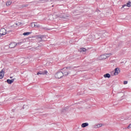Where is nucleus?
<instances>
[{
    "label": "nucleus",
    "instance_id": "2",
    "mask_svg": "<svg viewBox=\"0 0 131 131\" xmlns=\"http://www.w3.org/2000/svg\"><path fill=\"white\" fill-rule=\"evenodd\" d=\"M111 56H112V54L111 53L104 54L99 56L97 58V59L99 61H101L102 60H105V59H107V58H109V57H111Z\"/></svg>",
    "mask_w": 131,
    "mask_h": 131
},
{
    "label": "nucleus",
    "instance_id": "25",
    "mask_svg": "<svg viewBox=\"0 0 131 131\" xmlns=\"http://www.w3.org/2000/svg\"><path fill=\"white\" fill-rule=\"evenodd\" d=\"M36 27H37V28H39V27H40V26L39 25H36Z\"/></svg>",
    "mask_w": 131,
    "mask_h": 131
},
{
    "label": "nucleus",
    "instance_id": "15",
    "mask_svg": "<svg viewBox=\"0 0 131 131\" xmlns=\"http://www.w3.org/2000/svg\"><path fill=\"white\" fill-rule=\"evenodd\" d=\"M81 127L84 128L89 126V123H83L81 125Z\"/></svg>",
    "mask_w": 131,
    "mask_h": 131
},
{
    "label": "nucleus",
    "instance_id": "12",
    "mask_svg": "<svg viewBox=\"0 0 131 131\" xmlns=\"http://www.w3.org/2000/svg\"><path fill=\"white\" fill-rule=\"evenodd\" d=\"M95 35H94V34H90L88 37V38L91 40H94V39H95Z\"/></svg>",
    "mask_w": 131,
    "mask_h": 131
},
{
    "label": "nucleus",
    "instance_id": "22",
    "mask_svg": "<svg viewBox=\"0 0 131 131\" xmlns=\"http://www.w3.org/2000/svg\"><path fill=\"white\" fill-rule=\"evenodd\" d=\"M32 38H33V36L29 37L27 38L28 40H32Z\"/></svg>",
    "mask_w": 131,
    "mask_h": 131
},
{
    "label": "nucleus",
    "instance_id": "19",
    "mask_svg": "<svg viewBox=\"0 0 131 131\" xmlns=\"http://www.w3.org/2000/svg\"><path fill=\"white\" fill-rule=\"evenodd\" d=\"M12 5V1H9L6 2V6L9 7V6H11Z\"/></svg>",
    "mask_w": 131,
    "mask_h": 131
},
{
    "label": "nucleus",
    "instance_id": "21",
    "mask_svg": "<svg viewBox=\"0 0 131 131\" xmlns=\"http://www.w3.org/2000/svg\"><path fill=\"white\" fill-rule=\"evenodd\" d=\"M31 26H32V27H36V25H35V24L34 23H32L31 24Z\"/></svg>",
    "mask_w": 131,
    "mask_h": 131
},
{
    "label": "nucleus",
    "instance_id": "29",
    "mask_svg": "<svg viewBox=\"0 0 131 131\" xmlns=\"http://www.w3.org/2000/svg\"><path fill=\"white\" fill-rule=\"evenodd\" d=\"M1 36H3L2 35V34H0V37H1Z\"/></svg>",
    "mask_w": 131,
    "mask_h": 131
},
{
    "label": "nucleus",
    "instance_id": "10",
    "mask_svg": "<svg viewBox=\"0 0 131 131\" xmlns=\"http://www.w3.org/2000/svg\"><path fill=\"white\" fill-rule=\"evenodd\" d=\"M16 80V78H13L11 80L10 79H7V82L8 83V84H12L13 82Z\"/></svg>",
    "mask_w": 131,
    "mask_h": 131
},
{
    "label": "nucleus",
    "instance_id": "8",
    "mask_svg": "<svg viewBox=\"0 0 131 131\" xmlns=\"http://www.w3.org/2000/svg\"><path fill=\"white\" fill-rule=\"evenodd\" d=\"M127 7H131V2H128V3H127V5H124L122 6L121 9H126Z\"/></svg>",
    "mask_w": 131,
    "mask_h": 131
},
{
    "label": "nucleus",
    "instance_id": "4",
    "mask_svg": "<svg viewBox=\"0 0 131 131\" xmlns=\"http://www.w3.org/2000/svg\"><path fill=\"white\" fill-rule=\"evenodd\" d=\"M63 76H64L63 72H58L56 73L55 75V77H56L57 79L62 78V77H63Z\"/></svg>",
    "mask_w": 131,
    "mask_h": 131
},
{
    "label": "nucleus",
    "instance_id": "11",
    "mask_svg": "<svg viewBox=\"0 0 131 131\" xmlns=\"http://www.w3.org/2000/svg\"><path fill=\"white\" fill-rule=\"evenodd\" d=\"M120 71L119 70V68H117L115 69V72L114 73V75H118V74L120 73Z\"/></svg>",
    "mask_w": 131,
    "mask_h": 131
},
{
    "label": "nucleus",
    "instance_id": "3",
    "mask_svg": "<svg viewBox=\"0 0 131 131\" xmlns=\"http://www.w3.org/2000/svg\"><path fill=\"white\" fill-rule=\"evenodd\" d=\"M58 18H62V19H69L70 15L65 14H58Z\"/></svg>",
    "mask_w": 131,
    "mask_h": 131
},
{
    "label": "nucleus",
    "instance_id": "28",
    "mask_svg": "<svg viewBox=\"0 0 131 131\" xmlns=\"http://www.w3.org/2000/svg\"><path fill=\"white\" fill-rule=\"evenodd\" d=\"M27 6H28V5H24L23 7H27Z\"/></svg>",
    "mask_w": 131,
    "mask_h": 131
},
{
    "label": "nucleus",
    "instance_id": "5",
    "mask_svg": "<svg viewBox=\"0 0 131 131\" xmlns=\"http://www.w3.org/2000/svg\"><path fill=\"white\" fill-rule=\"evenodd\" d=\"M57 18H59L58 14L56 13H54L53 15L50 14L49 15V19L51 20H54V19H57Z\"/></svg>",
    "mask_w": 131,
    "mask_h": 131
},
{
    "label": "nucleus",
    "instance_id": "18",
    "mask_svg": "<svg viewBox=\"0 0 131 131\" xmlns=\"http://www.w3.org/2000/svg\"><path fill=\"white\" fill-rule=\"evenodd\" d=\"M102 126V124H98L97 125H94V128H99Z\"/></svg>",
    "mask_w": 131,
    "mask_h": 131
},
{
    "label": "nucleus",
    "instance_id": "26",
    "mask_svg": "<svg viewBox=\"0 0 131 131\" xmlns=\"http://www.w3.org/2000/svg\"><path fill=\"white\" fill-rule=\"evenodd\" d=\"M124 84H127V81H124Z\"/></svg>",
    "mask_w": 131,
    "mask_h": 131
},
{
    "label": "nucleus",
    "instance_id": "20",
    "mask_svg": "<svg viewBox=\"0 0 131 131\" xmlns=\"http://www.w3.org/2000/svg\"><path fill=\"white\" fill-rule=\"evenodd\" d=\"M29 34H31V32H25L23 33V35H29Z\"/></svg>",
    "mask_w": 131,
    "mask_h": 131
},
{
    "label": "nucleus",
    "instance_id": "16",
    "mask_svg": "<svg viewBox=\"0 0 131 131\" xmlns=\"http://www.w3.org/2000/svg\"><path fill=\"white\" fill-rule=\"evenodd\" d=\"M79 52L80 53H84V52H86V49L85 48H81L79 50Z\"/></svg>",
    "mask_w": 131,
    "mask_h": 131
},
{
    "label": "nucleus",
    "instance_id": "30",
    "mask_svg": "<svg viewBox=\"0 0 131 131\" xmlns=\"http://www.w3.org/2000/svg\"><path fill=\"white\" fill-rule=\"evenodd\" d=\"M10 78H13V77H10Z\"/></svg>",
    "mask_w": 131,
    "mask_h": 131
},
{
    "label": "nucleus",
    "instance_id": "27",
    "mask_svg": "<svg viewBox=\"0 0 131 131\" xmlns=\"http://www.w3.org/2000/svg\"><path fill=\"white\" fill-rule=\"evenodd\" d=\"M22 43V42H19L17 43H16L17 45H21Z\"/></svg>",
    "mask_w": 131,
    "mask_h": 131
},
{
    "label": "nucleus",
    "instance_id": "17",
    "mask_svg": "<svg viewBox=\"0 0 131 131\" xmlns=\"http://www.w3.org/2000/svg\"><path fill=\"white\" fill-rule=\"evenodd\" d=\"M105 78H110L111 77V75L110 74H106L103 75Z\"/></svg>",
    "mask_w": 131,
    "mask_h": 131
},
{
    "label": "nucleus",
    "instance_id": "6",
    "mask_svg": "<svg viewBox=\"0 0 131 131\" xmlns=\"http://www.w3.org/2000/svg\"><path fill=\"white\" fill-rule=\"evenodd\" d=\"M48 72L47 71H39L38 73H37V75H48Z\"/></svg>",
    "mask_w": 131,
    "mask_h": 131
},
{
    "label": "nucleus",
    "instance_id": "1",
    "mask_svg": "<svg viewBox=\"0 0 131 131\" xmlns=\"http://www.w3.org/2000/svg\"><path fill=\"white\" fill-rule=\"evenodd\" d=\"M71 69H73L72 67L64 68L62 69L63 76H67L68 75L70 74V70H71Z\"/></svg>",
    "mask_w": 131,
    "mask_h": 131
},
{
    "label": "nucleus",
    "instance_id": "14",
    "mask_svg": "<svg viewBox=\"0 0 131 131\" xmlns=\"http://www.w3.org/2000/svg\"><path fill=\"white\" fill-rule=\"evenodd\" d=\"M37 39L39 42H40V41H43V36H39Z\"/></svg>",
    "mask_w": 131,
    "mask_h": 131
},
{
    "label": "nucleus",
    "instance_id": "7",
    "mask_svg": "<svg viewBox=\"0 0 131 131\" xmlns=\"http://www.w3.org/2000/svg\"><path fill=\"white\" fill-rule=\"evenodd\" d=\"M0 34L3 36V35H6L7 34V30L5 29H1L0 30Z\"/></svg>",
    "mask_w": 131,
    "mask_h": 131
},
{
    "label": "nucleus",
    "instance_id": "23",
    "mask_svg": "<svg viewBox=\"0 0 131 131\" xmlns=\"http://www.w3.org/2000/svg\"><path fill=\"white\" fill-rule=\"evenodd\" d=\"M22 24L21 23H17L16 24V25H17V26H19L20 25H21Z\"/></svg>",
    "mask_w": 131,
    "mask_h": 131
},
{
    "label": "nucleus",
    "instance_id": "24",
    "mask_svg": "<svg viewBox=\"0 0 131 131\" xmlns=\"http://www.w3.org/2000/svg\"><path fill=\"white\" fill-rule=\"evenodd\" d=\"M127 128H128V129H129L131 128V124H129V125L127 126Z\"/></svg>",
    "mask_w": 131,
    "mask_h": 131
},
{
    "label": "nucleus",
    "instance_id": "9",
    "mask_svg": "<svg viewBox=\"0 0 131 131\" xmlns=\"http://www.w3.org/2000/svg\"><path fill=\"white\" fill-rule=\"evenodd\" d=\"M5 75V69H3L1 72H0V79H2L4 77Z\"/></svg>",
    "mask_w": 131,
    "mask_h": 131
},
{
    "label": "nucleus",
    "instance_id": "13",
    "mask_svg": "<svg viewBox=\"0 0 131 131\" xmlns=\"http://www.w3.org/2000/svg\"><path fill=\"white\" fill-rule=\"evenodd\" d=\"M16 46H17L16 43L15 42H13L11 43L9 45V48H10L11 49H12V48H15V47H16Z\"/></svg>",
    "mask_w": 131,
    "mask_h": 131
}]
</instances>
